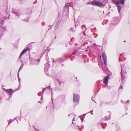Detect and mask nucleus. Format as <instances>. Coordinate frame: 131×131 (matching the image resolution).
I'll return each instance as SVG.
<instances>
[{"label": "nucleus", "instance_id": "obj_48", "mask_svg": "<svg viewBox=\"0 0 131 131\" xmlns=\"http://www.w3.org/2000/svg\"><path fill=\"white\" fill-rule=\"evenodd\" d=\"M129 100H128L126 102V103H128L129 102Z\"/></svg>", "mask_w": 131, "mask_h": 131}, {"label": "nucleus", "instance_id": "obj_3", "mask_svg": "<svg viewBox=\"0 0 131 131\" xmlns=\"http://www.w3.org/2000/svg\"><path fill=\"white\" fill-rule=\"evenodd\" d=\"M114 4L117 7L118 13H120L121 10L122 8V6L125 4L124 0H112Z\"/></svg>", "mask_w": 131, "mask_h": 131}, {"label": "nucleus", "instance_id": "obj_7", "mask_svg": "<svg viewBox=\"0 0 131 131\" xmlns=\"http://www.w3.org/2000/svg\"><path fill=\"white\" fill-rule=\"evenodd\" d=\"M16 90H14V91L11 88L7 89L6 92L8 95L9 97L8 99H6V100L8 101L9 100L10 98L12 97L13 94Z\"/></svg>", "mask_w": 131, "mask_h": 131}, {"label": "nucleus", "instance_id": "obj_42", "mask_svg": "<svg viewBox=\"0 0 131 131\" xmlns=\"http://www.w3.org/2000/svg\"><path fill=\"white\" fill-rule=\"evenodd\" d=\"M23 66H24L23 62H22L21 64V66H22L23 67Z\"/></svg>", "mask_w": 131, "mask_h": 131}, {"label": "nucleus", "instance_id": "obj_51", "mask_svg": "<svg viewBox=\"0 0 131 131\" xmlns=\"http://www.w3.org/2000/svg\"><path fill=\"white\" fill-rule=\"evenodd\" d=\"M88 113H86V114H84V117H85V116Z\"/></svg>", "mask_w": 131, "mask_h": 131}, {"label": "nucleus", "instance_id": "obj_47", "mask_svg": "<svg viewBox=\"0 0 131 131\" xmlns=\"http://www.w3.org/2000/svg\"><path fill=\"white\" fill-rule=\"evenodd\" d=\"M81 121H82V123L83 122V121H84V119H81Z\"/></svg>", "mask_w": 131, "mask_h": 131}, {"label": "nucleus", "instance_id": "obj_5", "mask_svg": "<svg viewBox=\"0 0 131 131\" xmlns=\"http://www.w3.org/2000/svg\"><path fill=\"white\" fill-rule=\"evenodd\" d=\"M12 13L15 15V16L17 18H20V16L22 15V12L18 9L12 8Z\"/></svg>", "mask_w": 131, "mask_h": 131}, {"label": "nucleus", "instance_id": "obj_22", "mask_svg": "<svg viewBox=\"0 0 131 131\" xmlns=\"http://www.w3.org/2000/svg\"><path fill=\"white\" fill-rule=\"evenodd\" d=\"M125 103L124 107L126 110H128V105L129 103Z\"/></svg>", "mask_w": 131, "mask_h": 131}, {"label": "nucleus", "instance_id": "obj_2", "mask_svg": "<svg viewBox=\"0 0 131 131\" xmlns=\"http://www.w3.org/2000/svg\"><path fill=\"white\" fill-rule=\"evenodd\" d=\"M110 75V74H108L107 76L104 77L103 80H100L96 82V84L99 88V91L100 90L101 88H104L107 85ZM99 91H98V92Z\"/></svg>", "mask_w": 131, "mask_h": 131}, {"label": "nucleus", "instance_id": "obj_4", "mask_svg": "<svg viewBox=\"0 0 131 131\" xmlns=\"http://www.w3.org/2000/svg\"><path fill=\"white\" fill-rule=\"evenodd\" d=\"M91 4L96 6L99 7H102L103 6L104 4L101 2L93 0L91 2Z\"/></svg>", "mask_w": 131, "mask_h": 131}, {"label": "nucleus", "instance_id": "obj_61", "mask_svg": "<svg viewBox=\"0 0 131 131\" xmlns=\"http://www.w3.org/2000/svg\"><path fill=\"white\" fill-rule=\"evenodd\" d=\"M79 117H81V116H79Z\"/></svg>", "mask_w": 131, "mask_h": 131}, {"label": "nucleus", "instance_id": "obj_23", "mask_svg": "<svg viewBox=\"0 0 131 131\" xmlns=\"http://www.w3.org/2000/svg\"><path fill=\"white\" fill-rule=\"evenodd\" d=\"M74 126L75 127H77L76 128H75V129H78L79 130H81V128H80V126L77 124L75 123L74 124Z\"/></svg>", "mask_w": 131, "mask_h": 131}, {"label": "nucleus", "instance_id": "obj_34", "mask_svg": "<svg viewBox=\"0 0 131 131\" xmlns=\"http://www.w3.org/2000/svg\"><path fill=\"white\" fill-rule=\"evenodd\" d=\"M42 92H39L38 93V95L39 96H40L41 95V94Z\"/></svg>", "mask_w": 131, "mask_h": 131}, {"label": "nucleus", "instance_id": "obj_50", "mask_svg": "<svg viewBox=\"0 0 131 131\" xmlns=\"http://www.w3.org/2000/svg\"><path fill=\"white\" fill-rule=\"evenodd\" d=\"M74 119H75V118H73V120H72V123H73V122L74 120Z\"/></svg>", "mask_w": 131, "mask_h": 131}, {"label": "nucleus", "instance_id": "obj_21", "mask_svg": "<svg viewBox=\"0 0 131 131\" xmlns=\"http://www.w3.org/2000/svg\"><path fill=\"white\" fill-rule=\"evenodd\" d=\"M47 88H48L47 87H46V88H44L43 89V90H42V94L41 97V100H42L43 97V93H44V91L46 89H47Z\"/></svg>", "mask_w": 131, "mask_h": 131}, {"label": "nucleus", "instance_id": "obj_17", "mask_svg": "<svg viewBox=\"0 0 131 131\" xmlns=\"http://www.w3.org/2000/svg\"><path fill=\"white\" fill-rule=\"evenodd\" d=\"M98 124L99 125H100L102 126V127L103 129H105L106 126H107V123H105L104 124L103 123H101L100 122H99Z\"/></svg>", "mask_w": 131, "mask_h": 131}, {"label": "nucleus", "instance_id": "obj_53", "mask_svg": "<svg viewBox=\"0 0 131 131\" xmlns=\"http://www.w3.org/2000/svg\"><path fill=\"white\" fill-rule=\"evenodd\" d=\"M95 94L94 95V97L96 95V93L95 92Z\"/></svg>", "mask_w": 131, "mask_h": 131}, {"label": "nucleus", "instance_id": "obj_32", "mask_svg": "<svg viewBox=\"0 0 131 131\" xmlns=\"http://www.w3.org/2000/svg\"><path fill=\"white\" fill-rule=\"evenodd\" d=\"M12 121V119H10L9 121H8V125L11 123Z\"/></svg>", "mask_w": 131, "mask_h": 131}, {"label": "nucleus", "instance_id": "obj_54", "mask_svg": "<svg viewBox=\"0 0 131 131\" xmlns=\"http://www.w3.org/2000/svg\"><path fill=\"white\" fill-rule=\"evenodd\" d=\"M72 114H70L68 116L69 117Z\"/></svg>", "mask_w": 131, "mask_h": 131}, {"label": "nucleus", "instance_id": "obj_59", "mask_svg": "<svg viewBox=\"0 0 131 131\" xmlns=\"http://www.w3.org/2000/svg\"><path fill=\"white\" fill-rule=\"evenodd\" d=\"M15 119H16V118H15L14 119V120H15Z\"/></svg>", "mask_w": 131, "mask_h": 131}, {"label": "nucleus", "instance_id": "obj_11", "mask_svg": "<svg viewBox=\"0 0 131 131\" xmlns=\"http://www.w3.org/2000/svg\"><path fill=\"white\" fill-rule=\"evenodd\" d=\"M49 61H48L47 63L45 64V67L44 68V71L46 74L48 75V69L50 67V64L49 63Z\"/></svg>", "mask_w": 131, "mask_h": 131}, {"label": "nucleus", "instance_id": "obj_44", "mask_svg": "<svg viewBox=\"0 0 131 131\" xmlns=\"http://www.w3.org/2000/svg\"><path fill=\"white\" fill-rule=\"evenodd\" d=\"M90 4H91V2H90L87 3V4H86L87 5Z\"/></svg>", "mask_w": 131, "mask_h": 131}, {"label": "nucleus", "instance_id": "obj_36", "mask_svg": "<svg viewBox=\"0 0 131 131\" xmlns=\"http://www.w3.org/2000/svg\"><path fill=\"white\" fill-rule=\"evenodd\" d=\"M123 54H120L119 57V61H120V57H122V56L123 55Z\"/></svg>", "mask_w": 131, "mask_h": 131}, {"label": "nucleus", "instance_id": "obj_12", "mask_svg": "<svg viewBox=\"0 0 131 131\" xmlns=\"http://www.w3.org/2000/svg\"><path fill=\"white\" fill-rule=\"evenodd\" d=\"M102 59L104 62V63L105 65H107L106 62L107 61V58L105 52L102 53L101 54Z\"/></svg>", "mask_w": 131, "mask_h": 131}, {"label": "nucleus", "instance_id": "obj_8", "mask_svg": "<svg viewBox=\"0 0 131 131\" xmlns=\"http://www.w3.org/2000/svg\"><path fill=\"white\" fill-rule=\"evenodd\" d=\"M79 101L80 95L77 94H73V102L78 104L79 103Z\"/></svg>", "mask_w": 131, "mask_h": 131}, {"label": "nucleus", "instance_id": "obj_33", "mask_svg": "<svg viewBox=\"0 0 131 131\" xmlns=\"http://www.w3.org/2000/svg\"><path fill=\"white\" fill-rule=\"evenodd\" d=\"M4 20L3 19V20H1V21H0V23L1 24H2H2H3L4 22Z\"/></svg>", "mask_w": 131, "mask_h": 131}, {"label": "nucleus", "instance_id": "obj_38", "mask_svg": "<svg viewBox=\"0 0 131 131\" xmlns=\"http://www.w3.org/2000/svg\"><path fill=\"white\" fill-rule=\"evenodd\" d=\"M3 86L2 87V88L3 89L4 91H6V90H7V89H5L4 88H3Z\"/></svg>", "mask_w": 131, "mask_h": 131}, {"label": "nucleus", "instance_id": "obj_39", "mask_svg": "<svg viewBox=\"0 0 131 131\" xmlns=\"http://www.w3.org/2000/svg\"><path fill=\"white\" fill-rule=\"evenodd\" d=\"M29 18H28L27 19V20H26V18H25L24 19H23V20H24L25 21H28V20H29Z\"/></svg>", "mask_w": 131, "mask_h": 131}, {"label": "nucleus", "instance_id": "obj_62", "mask_svg": "<svg viewBox=\"0 0 131 131\" xmlns=\"http://www.w3.org/2000/svg\"><path fill=\"white\" fill-rule=\"evenodd\" d=\"M83 126V125H82L81 126V127H82Z\"/></svg>", "mask_w": 131, "mask_h": 131}, {"label": "nucleus", "instance_id": "obj_9", "mask_svg": "<svg viewBox=\"0 0 131 131\" xmlns=\"http://www.w3.org/2000/svg\"><path fill=\"white\" fill-rule=\"evenodd\" d=\"M119 18L116 17L113 18L111 20V23L112 25H116L118 24L119 22Z\"/></svg>", "mask_w": 131, "mask_h": 131}, {"label": "nucleus", "instance_id": "obj_18", "mask_svg": "<svg viewBox=\"0 0 131 131\" xmlns=\"http://www.w3.org/2000/svg\"><path fill=\"white\" fill-rule=\"evenodd\" d=\"M72 55H75L77 56H79V52L78 50L76 49L75 50L74 52L73 53Z\"/></svg>", "mask_w": 131, "mask_h": 131}, {"label": "nucleus", "instance_id": "obj_28", "mask_svg": "<svg viewBox=\"0 0 131 131\" xmlns=\"http://www.w3.org/2000/svg\"><path fill=\"white\" fill-rule=\"evenodd\" d=\"M23 67L22 66H21L19 68V69L18 71V73H19V72H20V71L23 68Z\"/></svg>", "mask_w": 131, "mask_h": 131}, {"label": "nucleus", "instance_id": "obj_31", "mask_svg": "<svg viewBox=\"0 0 131 131\" xmlns=\"http://www.w3.org/2000/svg\"><path fill=\"white\" fill-rule=\"evenodd\" d=\"M69 5H67L66 4V6H67V7H68L69 6H70V7H73V5L72 4H70V3H69L68 4Z\"/></svg>", "mask_w": 131, "mask_h": 131}, {"label": "nucleus", "instance_id": "obj_30", "mask_svg": "<svg viewBox=\"0 0 131 131\" xmlns=\"http://www.w3.org/2000/svg\"><path fill=\"white\" fill-rule=\"evenodd\" d=\"M47 88H49V89H50L51 90V92H52V89L50 87V85L49 86H48V87Z\"/></svg>", "mask_w": 131, "mask_h": 131}, {"label": "nucleus", "instance_id": "obj_6", "mask_svg": "<svg viewBox=\"0 0 131 131\" xmlns=\"http://www.w3.org/2000/svg\"><path fill=\"white\" fill-rule=\"evenodd\" d=\"M51 75L53 79H56L58 81V82L59 83V86H57L56 85V89H59L60 86L61 85V83L62 82L61 81H60L58 79L57 76V74L55 73H52L51 74Z\"/></svg>", "mask_w": 131, "mask_h": 131}, {"label": "nucleus", "instance_id": "obj_45", "mask_svg": "<svg viewBox=\"0 0 131 131\" xmlns=\"http://www.w3.org/2000/svg\"><path fill=\"white\" fill-rule=\"evenodd\" d=\"M71 61H72L74 60V58H71Z\"/></svg>", "mask_w": 131, "mask_h": 131}, {"label": "nucleus", "instance_id": "obj_52", "mask_svg": "<svg viewBox=\"0 0 131 131\" xmlns=\"http://www.w3.org/2000/svg\"><path fill=\"white\" fill-rule=\"evenodd\" d=\"M44 22H42V25H43V24H44Z\"/></svg>", "mask_w": 131, "mask_h": 131}, {"label": "nucleus", "instance_id": "obj_35", "mask_svg": "<svg viewBox=\"0 0 131 131\" xmlns=\"http://www.w3.org/2000/svg\"><path fill=\"white\" fill-rule=\"evenodd\" d=\"M20 83H19V85L18 86V88L17 89V90H18V89L19 88H20L21 87V85H20Z\"/></svg>", "mask_w": 131, "mask_h": 131}, {"label": "nucleus", "instance_id": "obj_60", "mask_svg": "<svg viewBox=\"0 0 131 131\" xmlns=\"http://www.w3.org/2000/svg\"><path fill=\"white\" fill-rule=\"evenodd\" d=\"M126 113V115H127V113L126 112V113Z\"/></svg>", "mask_w": 131, "mask_h": 131}, {"label": "nucleus", "instance_id": "obj_46", "mask_svg": "<svg viewBox=\"0 0 131 131\" xmlns=\"http://www.w3.org/2000/svg\"><path fill=\"white\" fill-rule=\"evenodd\" d=\"M121 102L122 103H125V102H123L122 100H121Z\"/></svg>", "mask_w": 131, "mask_h": 131}, {"label": "nucleus", "instance_id": "obj_1", "mask_svg": "<svg viewBox=\"0 0 131 131\" xmlns=\"http://www.w3.org/2000/svg\"><path fill=\"white\" fill-rule=\"evenodd\" d=\"M72 55L71 54H65L63 57L56 59L54 61V59H53V66L54 67L59 66L65 60H68L70 58Z\"/></svg>", "mask_w": 131, "mask_h": 131}, {"label": "nucleus", "instance_id": "obj_41", "mask_svg": "<svg viewBox=\"0 0 131 131\" xmlns=\"http://www.w3.org/2000/svg\"><path fill=\"white\" fill-rule=\"evenodd\" d=\"M49 27H50V28H49V29L48 30H49L50 29L52 28V26H51L50 25H49Z\"/></svg>", "mask_w": 131, "mask_h": 131}, {"label": "nucleus", "instance_id": "obj_13", "mask_svg": "<svg viewBox=\"0 0 131 131\" xmlns=\"http://www.w3.org/2000/svg\"><path fill=\"white\" fill-rule=\"evenodd\" d=\"M30 49L28 47H27L26 49H24L21 53L19 56V58L23 55L28 50H29Z\"/></svg>", "mask_w": 131, "mask_h": 131}, {"label": "nucleus", "instance_id": "obj_63", "mask_svg": "<svg viewBox=\"0 0 131 131\" xmlns=\"http://www.w3.org/2000/svg\"><path fill=\"white\" fill-rule=\"evenodd\" d=\"M92 26H94V25L93 24L92 25Z\"/></svg>", "mask_w": 131, "mask_h": 131}, {"label": "nucleus", "instance_id": "obj_19", "mask_svg": "<svg viewBox=\"0 0 131 131\" xmlns=\"http://www.w3.org/2000/svg\"><path fill=\"white\" fill-rule=\"evenodd\" d=\"M107 43V41L106 38H103V41L102 42L103 45L104 46H106Z\"/></svg>", "mask_w": 131, "mask_h": 131}, {"label": "nucleus", "instance_id": "obj_27", "mask_svg": "<svg viewBox=\"0 0 131 131\" xmlns=\"http://www.w3.org/2000/svg\"><path fill=\"white\" fill-rule=\"evenodd\" d=\"M83 38H84L83 37H81V38L80 39V40H79V41H80V42L82 43L83 42Z\"/></svg>", "mask_w": 131, "mask_h": 131}, {"label": "nucleus", "instance_id": "obj_26", "mask_svg": "<svg viewBox=\"0 0 131 131\" xmlns=\"http://www.w3.org/2000/svg\"><path fill=\"white\" fill-rule=\"evenodd\" d=\"M17 77H18V81L19 83H20V79L19 78V73H17Z\"/></svg>", "mask_w": 131, "mask_h": 131}, {"label": "nucleus", "instance_id": "obj_56", "mask_svg": "<svg viewBox=\"0 0 131 131\" xmlns=\"http://www.w3.org/2000/svg\"><path fill=\"white\" fill-rule=\"evenodd\" d=\"M93 97H92V98H91V99H92V100L93 101H94L93 100Z\"/></svg>", "mask_w": 131, "mask_h": 131}, {"label": "nucleus", "instance_id": "obj_29", "mask_svg": "<svg viewBox=\"0 0 131 131\" xmlns=\"http://www.w3.org/2000/svg\"><path fill=\"white\" fill-rule=\"evenodd\" d=\"M108 20H104L102 22V24L103 25H104V24H107V21H108Z\"/></svg>", "mask_w": 131, "mask_h": 131}, {"label": "nucleus", "instance_id": "obj_40", "mask_svg": "<svg viewBox=\"0 0 131 131\" xmlns=\"http://www.w3.org/2000/svg\"><path fill=\"white\" fill-rule=\"evenodd\" d=\"M45 51L44 52L42 53V54H41V57L43 55V54H44V53H45Z\"/></svg>", "mask_w": 131, "mask_h": 131}, {"label": "nucleus", "instance_id": "obj_24", "mask_svg": "<svg viewBox=\"0 0 131 131\" xmlns=\"http://www.w3.org/2000/svg\"><path fill=\"white\" fill-rule=\"evenodd\" d=\"M28 14L29 15L32 13V9L31 8H28Z\"/></svg>", "mask_w": 131, "mask_h": 131}, {"label": "nucleus", "instance_id": "obj_20", "mask_svg": "<svg viewBox=\"0 0 131 131\" xmlns=\"http://www.w3.org/2000/svg\"><path fill=\"white\" fill-rule=\"evenodd\" d=\"M108 112L109 113V114L108 115V117H107L106 116L105 117H106V120H108L109 119H110V118H111V113L110 111Z\"/></svg>", "mask_w": 131, "mask_h": 131}, {"label": "nucleus", "instance_id": "obj_25", "mask_svg": "<svg viewBox=\"0 0 131 131\" xmlns=\"http://www.w3.org/2000/svg\"><path fill=\"white\" fill-rule=\"evenodd\" d=\"M110 103V102H102L101 104H100V105L102 106V105H103V104H109V103Z\"/></svg>", "mask_w": 131, "mask_h": 131}, {"label": "nucleus", "instance_id": "obj_16", "mask_svg": "<svg viewBox=\"0 0 131 131\" xmlns=\"http://www.w3.org/2000/svg\"><path fill=\"white\" fill-rule=\"evenodd\" d=\"M81 28H82V29L83 30V33H81V34H80L79 35V36L80 37V36L81 35H83L84 34V33L86 29V27H85V25H82L81 26Z\"/></svg>", "mask_w": 131, "mask_h": 131}, {"label": "nucleus", "instance_id": "obj_37", "mask_svg": "<svg viewBox=\"0 0 131 131\" xmlns=\"http://www.w3.org/2000/svg\"><path fill=\"white\" fill-rule=\"evenodd\" d=\"M34 128V129H36V130L37 131H39V130L38 129H36V128L34 126H33Z\"/></svg>", "mask_w": 131, "mask_h": 131}, {"label": "nucleus", "instance_id": "obj_58", "mask_svg": "<svg viewBox=\"0 0 131 131\" xmlns=\"http://www.w3.org/2000/svg\"><path fill=\"white\" fill-rule=\"evenodd\" d=\"M75 45H76V46H77V45L78 44H77V43H75Z\"/></svg>", "mask_w": 131, "mask_h": 131}, {"label": "nucleus", "instance_id": "obj_43", "mask_svg": "<svg viewBox=\"0 0 131 131\" xmlns=\"http://www.w3.org/2000/svg\"><path fill=\"white\" fill-rule=\"evenodd\" d=\"M93 112V110H92L90 112H89L88 113H92Z\"/></svg>", "mask_w": 131, "mask_h": 131}, {"label": "nucleus", "instance_id": "obj_14", "mask_svg": "<svg viewBox=\"0 0 131 131\" xmlns=\"http://www.w3.org/2000/svg\"><path fill=\"white\" fill-rule=\"evenodd\" d=\"M62 96V101L61 103L60 104V105L61 106H64L66 104V101L64 100V99L65 98V97L64 96Z\"/></svg>", "mask_w": 131, "mask_h": 131}, {"label": "nucleus", "instance_id": "obj_49", "mask_svg": "<svg viewBox=\"0 0 131 131\" xmlns=\"http://www.w3.org/2000/svg\"><path fill=\"white\" fill-rule=\"evenodd\" d=\"M120 87L122 89H123V86H122L121 84L120 85Z\"/></svg>", "mask_w": 131, "mask_h": 131}, {"label": "nucleus", "instance_id": "obj_64", "mask_svg": "<svg viewBox=\"0 0 131 131\" xmlns=\"http://www.w3.org/2000/svg\"><path fill=\"white\" fill-rule=\"evenodd\" d=\"M125 73H126V71H125Z\"/></svg>", "mask_w": 131, "mask_h": 131}, {"label": "nucleus", "instance_id": "obj_55", "mask_svg": "<svg viewBox=\"0 0 131 131\" xmlns=\"http://www.w3.org/2000/svg\"><path fill=\"white\" fill-rule=\"evenodd\" d=\"M38 102V103H41V102H40V101H39Z\"/></svg>", "mask_w": 131, "mask_h": 131}, {"label": "nucleus", "instance_id": "obj_10", "mask_svg": "<svg viewBox=\"0 0 131 131\" xmlns=\"http://www.w3.org/2000/svg\"><path fill=\"white\" fill-rule=\"evenodd\" d=\"M40 61V59H30V64L34 65H37L38 64V63Z\"/></svg>", "mask_w": 131, "mask_h": 131}, {"label": "nucleus", "instance_id": "obj_15", "mask_svg": "<svg viewBox=\"0 0 131 131\" xmlns=\"http://www.w3.org/2000/svg\"><path fill=\"white\" fill-rule=\"evenodd\" d=\"M120 74L121 75V80H123L125 79V75L123 73V69L122 66L121 65V70L120 73Z\"/></svg>", "mask_w": 131, "mask_h": 131}, {"label": "nucleus", "instance_id": "obj_57", "mask_svg": "<svg viewBox=\"0 0 131 131\" xmlns=\"http://www.w3.org/2000/svg\"><path fill=\"white\" fill-rule=\"evenodd\" d=\"M91 114L92 115H93V113L92 112L91 113Z\"/></svg>", "mask_w": 131, "mask_h": 131}]
</instances>
